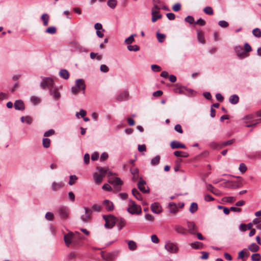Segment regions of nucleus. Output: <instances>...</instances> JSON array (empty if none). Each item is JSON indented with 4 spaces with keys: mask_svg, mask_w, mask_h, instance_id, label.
<instances>
[{
    "mask_svg": "<svg viewBox=\"0 0 261 261\" xmlns=\"http://www.w3.org/2000/svg\"><path fill=\"white\" fill-rule=\"evenodd\" d=\"M103 218L105 220V227L108 229L112 228L117 221V218L114 215H103Z\"/></svg>",
    "mask_w": 261,
    "mask_h": 261,
    "instance_id": "1",
    "label": "nucleus"
},
{
    "mask_svg": "<svg viewBox=\"0 0 261 261\" xmlns=\"http://www.w3.org/2000/svg\"><path fill=\"white\" fill-rule=\"evenodd\" d=\"M127 211L128 213L133 215H140L142 213L141 206L136 204L135 202L132 200H129L128 207Z\"/></svg>",
    "mask_w": 261,
    "mask_h": 261,
    "instance_id": "2",
    "label": "nucleus"
},
{
    "mask_svg": "<svg viewBox=\"0 0 261 261\" xmlns=\"http://www.w3.org/2000/svg\"><path fill=\"white\" fill-rule=\"evenodd\" d=\"M54 84V82L52 79L50 77H44L40 83V86L43 89L46 88H48L49 90L50 94L53 95Z\"/></svg>",
    "mask_w": 261,
    "mask_h": 261,
    "instance_id": "3",
    "label": "nucleus"
},
{
    "mask_svg": "<svg viewBox=\"0 0 261 261\" xmlns=\"http://www.w3.org/2000/svg\"><path fill=\"white\" fill-rule=\"evenodd\" d=\"M176 93L185 94V95H193L194 91L191 89H188L184 86H179L176 85V87L173 89Z\"/></svg>",
    "mask_w": 261,
    "mask_h": 261,
    "instance_id": "4",
    "label": "nucleus"
},
{
    "mask_svg": "<svg viewBox=\"0 0 261 261\" xmlns=\"http://www.w3.org/2000/svg\"><path fill=\"white\" fill-rule=\"evenodd\" d=\"M165 248L171 253H176L178 250L176 245L170 242H168L165 244Z\"/></svg>",
    "mask_w": 261,
    "mask_h": 261,
    "instance_id": "5",
    "label": "nucleus"
},
{
    "mask_svg": "<svg viewBox=\"0 0 261 261\" xmlns=\"http://www.w3.org/2000/svg\"><path fill=\"white\" fill-rule=\"evenodd\" d=\"M221 186L224 188L234 189L240 187L239 184L236 182L227 180L222 183Z\"/></svg>",
    "mask_w": 261,
    "mask_h": 261,
    "instance_id": "6",
    "label": "nucleus"
},
{
    "mask_svg": "<svg viewBox=\"0 0 261 261\" xmlns=\"http://www.w3.org/2000/svg\"><path fill=\"white\" fill-rule=\"evenodd\" d=\"M145 185L146 181L142 178H140V180L138 184V187L143 193H147L149 192V189L148 187L146 188Z\"/></svg>",
    "mask_w": 261,
    "mask_h": 261,
    "instance_id": "7",
    "label": "nucleus"
},
{
    "mask_svg": "<svg viewBox=\"0 0 261 261\" xmlns=\"http://www.w3.org/2000/svg\"><path fill=\"white\" fill-rule=\"evenodd\" d=\"M85 214L81 216V220L84 222H87L91 219L92 211L87 207L85 208Z\"/></svg>",
    "mask_w": 261,
    "mask_h": 261,
    "instance_id": "8",
    "label": "nucleus"
},
{
    "mask_svg": "<svg viewBox=\"0 0 261 261\" xmlns=\"http://www.w3.org/2000/svg\"><path fill=\"white\" fill-rule=\"evenodd\" d=\"M187 227L188 228V232L192 234H196V232L198 230L197 227L193 222L187 221Z\"/></svg>",
    "mask_w": 261,
    "mask_h": 261,
    "instance_id": "9",
    "label": "nucleus"
},
{
    "mask_svg": "<svg viewBox=\"0 0 261 261\" xmlns=\"http://www.w3.org/2000/svg\"><path fill=\"white\" fill-rule=\"evenodd\" d=\"M57 212L59 215V216L63 219H66L68 217V210L67 207L64 206H62L59 207Z\"/></svg>",
    "mask_w": 261,
    "mask_h": 261,
    "instance_id": "10",
    "label": "nucleus"
},
{
    "mask_svg": "<svg viewBox=\"0 0 261 261\" xmlns=\"http://www.w3.org/2000/svg\"><path fill=\"white\" fill-rule=\"evenodd\" d=\"M235 51L237 55V56L240 58V59H243L247 57H248V54L246 53L242 47L241 46H236L235 48Z\"/></svg>",
    "mask_w": 261,
    "mask_h": 261,
    "instance_id": "11",
    "label": "nucleus"
},
{
    "mask_svg": "<svg viewBox=\"0 0 261 261\" xmlns=\"http://www.w3.org/2000/svg\"><path fill=\"white\" fill-rule=\"evenodd\" d=\"M129 93L127 91H124L120 93L116 97V100L118 101H122L128 99Z\"/></svg>",
    "mask_w": 261,
    "mask_h": 261,
    "instance_id": "12",
    "label": "nucleus"
},
{
    "mask_svg": "<svg viewBox=\"0 0 261 261\" xmlns=\"http://www.w3.org/2000/svg\"><path fill=\"white\" fill-rule=\"evenodd\" d=\"M170 147L172 149L186 148L185 144L180 143L177 141H173L170 143Z\"/></svg>",
    "mask_w": 261,
    "mask_h": 261,
    "instance_id": "13",
    "label": "nucleus"
},
{
    "mask_svg": "<svg viewBox=\"0 0 261 261\" xmlns=\"http://www.w3.org/2000/svg\"><path fill=\"white\" fill-rule=\"evenodd\" d=\"M152 212L155 214H159L162 211V208L158 202H154L150 206Z\"/></svg>",
    "mask_w": 261,
    "mask_h": 261,
    "instance_id": "14",
    "label": "nucleus"
},
{
    "mask_svg": "<svg viewBox=\"0 0 261 261\" xmlns=\"http://www.w3.org/2000/svg\"><path fill=\"white\" fill-rule=\"evenodd\" d=\"M14 107L15 110L23 111L25 109L23 102L21 100H17L14 103Z\"/></svg>",
    "mask_w": 261,
    "mask_h": 261,
    "instance_id": "15",
    "label": "nucleus"
},
{
    "mask_svg": "<svg viewBox=\"0 0 261 261\" xmlns=\"http://www.w3.org/2000/svg\"><path fill=\"white\" fill-rule=\"evenodd\" d=\"M130 172L133 175V180L134 181H136L138 179H140L139 174V169L137 168H130Z\"/></svg>",
    "mask_w": 261,
    "mask_h": 261,
    "instance_id": "16",
    "label": "nucleus"
},
{
    "mask_svg": "<svg viewBox=\"0 0 261 261\" xmlns=\"http://www.w3.org/2000/svg\"><path fill=\"white\" fill-rule=\"evenodd\" d=\"M76 87L80 90H82L83 93H85V84L84 81L82 79H78L76 81Z\"/></svg>",
    "mask_w": 261,
    "mask_h": 261,
    "instance_id": "17",
    "label": "nucleus"
},
{
    "mask_svg": "<svg viewBox=\"0 0 261 261\" xmlns=\"http://www.w3.org/2000/svg\"><path fill=\"white\" fill-rule=\"evenodd\" d=\"M174 228H175V231L177 233L185 235V234H186V233L187 232V229L180 225H176L174 226Z\"/></svg>",
    "mask_w": 261,
    "mask_h": 261,
    "instance_id": "18",
    "label": "nucleus"
},
{
    "mask_svg": "<svg viewBox=\"0 0 261 261\" xmlns=\"http://www.w3.org/2000/svg\"><path fill=\"white\" fill-rule=\"evenodd\" d=\"M103 204L106 206V208L108 211H112L114 210L113 203L109 200H105L103 201Z\"/></svg>",
    "mask_w": 261,
    "mask_h": 261,
    "instance_id": "19",
    "label": "nucleus"
},
{
    "mask_svg": "<svg viewBox=\"0 0 261 261\" xmlns=\"http://www.w3.org/2000/svg\"><path fill=\"white\" fill-rule=\"evenodd\" d=\"M206 190L210 191L216 195H220V192L218 190L215 189L211 184H208L206 186Z\"/></svg>",
    "mask_w": 261,
    "mask_h": 261,
    "instance_id": "20",
    "label": "nucleus"
},
{
    "mask_svg": "<svg viewBox=\"0 0 261 261\" xmlns=\"http://www.w3.org/2000/svg\"><path fill=\"white\" fill-rule=\"evenodd\" d=\"M116 223H117V226L119 230L122 229L126 225L125 220L122 218H117V221Z\"/></svg>",
    "mask_w": 261,
    "mask_h": 261,
    "instance_id": "21",
    "label": "nucleus"
},
{
    "mask_svg": "<svg viewBox=\"0 0 261 261\" xmlns=\"http://www.w3.org/2000/svg\"><path fill=\"white\" fill-rule=\"evenodd\" d=\"M63 186L64 184L62 182H53L51 185V189L54 191H56L63 187Z\"/></svg>",
    "mask_w": 261,
    "mask_h": 261,
    "instance_id": "22",
    "label": "nucleus"
},
{
    "mask_svg": "<svg viewBox=\"0 0 261 261\" xmlns=\"http://www.w3.org/2000/svg\"><path fill=\"white\" fill-rule=\"evenodd\" d=\"M169 213L175 214L177 211L178 208L175 203L174 202H170L169 204Z\"/></svg>",
    "mask_w": 261,
    "mask_h": 261,
    "instance_id": "23",
    "label": "nucleus"
},
{
    "mask_svg": "<svg viewBox=\"0 0 261 261\" xmlns=\"http://www.w3.org/2000/svg\"><path fill=\"white\" fill-rule=\"evenodd\" d=\"M72 238V233L67 234L64 236V240L66 245L67 246H69L70 245V244L71 243Z\"/></svg>",
    "mask_w": 261,
    "mask_h": 261,
    "instance_id": "24",
    "label": "nucleus"
},
{
    "mask_svg": "<svg viewBox=\"0 0 261 261\" xmlns=\"http://www.w3.org/2000/svg\"><path fill=\"white\" fill-rule=\"evenodd\" d=\"M239 100V96L236 94L231 95L229 98V101L230 103L233 105L237 104L238 103Z\"/></svg>",
    "mask_w": 261,
    "mask_h": 261,
    "instance_id": "25",
    "label": "nucleus"
},
{
    "mask_svg": "<svg viewBox=\"0 0 261 261\" xmlns=\"http://www.w3.org/2000/svg\"><path fill=\"white\" fill-rule=\"evenodd\" d=\"M190 246L192 248L195 249H202L203 248V244H202V243L200 242H195L191 243Z\"/></svg>",
    "mask_w": 261,
    "mask_h": 261,
    "instance_id": "26",
    "label": "nucleus"
},
{
    "mask_svg": "<svg viewBox=\"0 0 261 261\" xmlns=\"http://www.w3.org/2000/svg\"><path fill=\"white\" fill-rule=\"evenodd\" d=\"M109 182L114 185H122L123 181L119 177H115L113 179H110Z\"/></svg>",
    "mask_w": 261,
    "mask_h": 261,
    "instance_id": "27",
    "label": "nucleus"
},
{
    "mask_svg": "<svg viewBox=\"0 0 261 261\" xmlns=\"http://www.w3.org/2000/svg\"><path fill=\"white\" fill-rule=\"evenodd\" d=\"M174 155L177 157H184L187 158L189 156V154L187 152L182 151H175L173 152Z\"/></svg>",
    "mask_w": 261,
    "mask_h": 261,
    "instance_id": "28",
    "label": "nucleus"
},
{
    "mask_svg": "<svg viewBox=\"0 0 261 261\" xmlns=\"http://www.w3.org/2000/svg\"><path fill=\"white\" fill-rule=\"evenodd\" d=\"M60 76L64 79L67 80L69 77V73L66 69H61L59 72Z\"/></svg>",
    "mask_w": 261,
    "mask_h": 261,
    "instance_id": "29",
    "label": "nucleus"
},
{
    "mask_svg": "<svg viewBox=\"0 0 261 261\" xmlns=\"http://www.w3.org/2000/svg\"><path fill=\"white\" fill-rule=\"evenodd\" d=\"M197 39H198V41L202 44H204L205 40H204L203 33L202 32L197 30Z\"/></svg>",
    "mask_w": 261,
    "mask_h": 261,
    "instance_id": "30",
    "label": "nucleus"
},
{
    "mask_svg": "<svg viewBox=\"0 0 261 261\" xmlns=\"http://www.w3.org/2000/svg\"><path fill=\"white\" fill-rule=\"evenodd\" d=\"M248 249L250 251L255 252L258 251L259 247L256 243H253L248 247Z\"/></svg>",
    "mask_w": 261,
    "mask_h": 261,
    "instance_id": "31",
    "label": "nucleus"
},
{
    "mask_svg": "<svg viewBox=\"0 0 261 261\" xmlns=\"http://www.w3.org/2000/svg\"><path fill=\"white\" fill-rule=\"evenodd\" d=\"M132 194L139 200L142 199V196L140 192L136 188H134L132 190Z\"/></svg>",
    "mask_w": 261,
    "mask_h": 261,
    "instance_id": "32",
    "label": "nucleus"
},
{
    "mask_svg": "<svg viewBox=\"0 0 261 261\" xmlns=\"http://www.w3.org/2000/svg\"><path fill=\"white\" fill-rule=\"evenodd\" d=\"M103 176L100 174H98L97 173H94L93 174V177L96 182L97 184H100L102 182L103 179Z\"/></svg>",
    "mask_w": 261,
    "mask_h": 261,
    "instance_id": "33",
    "label": "nucleus"
},
{
    "mask_svg": "<svg viewBox=\"0 0 261 261\" xmlns=\"http://www.w3.org/2000/svg\"><path fill=\"white\" fill-rule=\"evenodd\" d=\"M41 19L43 21V25L44 26H47L49 19V15L46 13L43 14L42 15Z\"/></svg>",
    "mask_w": 261,
    "mask_h": 261,
    "instance_id": "34",
    "label": "nucleus"
},
{
    "mask_svg": "<svg viewBox=\"0 0 261 261\" xmlns=\"http://www.w3.org/2000/svg\"><path fill=\"white\" fill-rule=\"evenodd\" d=\"M128 248L131 251H134L137 248V245L134 241H128L127 242Z\"/></svg>",
    "mask_w": 261,
    "mask_h": 261,
    "instance_id": "35",
    "label": "nucleus"
},
{
    "mask_svg": "<svg viewBox=\"0 0 261 261\" xmlns=\"http://www.w3.org/2000/svg\"><path fill=\"white\" fill-rule=\"evenodd\" d=\"M117 4V0H108L107 2L108 6L111 9H114Z\"/></svg>",
    "mask_w": 261,
    "mask_h": 261,
    "instance_id": "36",
    "label": "nucleus"
},
{
    "mask_svg": "<svg viewBox=\"0 0 261 261\" xmlns=\"http://www.w3.org/2000/svg\"><path fill=\"white\" fill-rule=\"evenodd\" d=\"M198 209V205L195 202H192L191 204L189 211L191 213H194Z\"/></svg>",
    "mask_w": 261,
    "mask_h": 261,
    "instance_id": "37",
    "label": "nucleus"
},
{
    "mask_svg": "<svg viewBox=\"0 0 261 261\" xmlns=\"http://www.w3.org/2000/svg\"><path fill=\"white\" fill-rule=\"evenodd\" d=\"M156 38H157L158 41L160 43H162L165 40V39L166 38V35L164 34L157 33H156Z\"/></svg>",
    "mask_w": 261,
    "mask_h": 261,
    "instance_id": "38",
    "label": "nucleus"
},
{
    "mask_svg": "<svg viewBox=\"0 0 261 261\" xmlns=\"http://www.w3.org/2000/svg\"><path fill=\"white\" fill-rule=\"evenodd\" d=\"M50 140L48 138H44L42 140V144L44 148H48L50 146Z\"/></svg>",
    "mask_w": 261,
    "mask_h": 261,
    "instance_id": "39",
    "label": "nucleus"
},
{
    "mask_svg": "<svg viewBox=\"0 0 261 261\" xmlns=\"http://www.w3.org/2000/svg\"><path fill=\"white\" fill-rule=\"evenodd\" d=\"M160 161V156L159 155H156L151 160V164L152 165H156L159 164Z\"/></svg>",
    "mask_w": 261,
    "mask_h": 261,
    "instance_id": "40",
    "label": "nucleus"
},
{
    "mask_svg": "<svg viewBox=\"0 0 261 261\" xmlns=\"http://www.w3.org/2000/svg\"><path fill=\"white\" fill-rule=\"evenodd\" d=\"M204 12L208 15H213L214 14V11L212 7L207 6L205 7L203 9Z\"/></svg>",
    "mask_w": 261,
    "mask_h": 261,
    "instance_id": "41",
    "label": "nucleus"
},
{
    "mask_svg": "<svg viewBox=\"0 0 261 261\" xmlns=\"http://www.w3.org/2000/svg\"><path fill=\"white\" fill-rule=\"evenodd\" d=\"M221 143H218L216 142H212L210 143V146L213 149H219L220 148Z\"/></svg>",
    "mask_w": 261,
    "mask_h": 261,
    "instance_id": "42",
    "label": "nucleus"
},
{
    "mask_svg": "<svg viewBox=\"0 0 261 261\" xmlns=\"http://www.w3.org/2000/svg\"><path fill=\"white\" fill-rule=\"evenodd\" d=\"M137 35L134 34H133V35H131L129 37H128L127 38H126L125 40V42L127 44H131L132 42H133L134 41V36H136Z\"/></svg>",
    "mask_w": 261,
    "mask_h": 261,
    "instance_id": "43",
    "label": "nucleus"
},
{
    "mask_svg": "<svg viewBox=\"0 0 261 261\" xmlns=\"http://www.w3.org/2000/svg\"><path fill=\"white\" fill-rule=\"evenodd\" d=\"M252 34L256 37L260 38L261 37V31L258 28L253 29Z\"/></svg>",
    "mask_w": 261,
    "mask_h": 261,
    "instance_id": "44",
    "label": "nucleus"
},
{
    "mask_svg": "<svg viewBox=\"0 0 261 261\" xmlns=\"http://www.w3.org/2000/svg\"><path fill=\"white\" fill-rule=\"evenodd\" d=\"M57 29L55 27H48L45 31V32L50 34H54L56 33Z\"/></svg>",
    "mask_w": 261,
    "mask_h": 261,
    "instance_id": "45",
    "label": "nucleus"
},
{
    "mask_svg": "<svg viewBox=\"0 0 261 261\" xmlns=\"http://www.w3.org/2000/svg\"><path fill=\"white\" fill-rule=\"evenodd\" d=\"M127 49L129 51H137L139 50V47L137 45H129L127 46Z\"/></svg>",
    "mask_w": 261,
    "mask_h": 261,
    "instance_id": "46",
    "label": "nucleus"
},
{
    "mask_svg": "<svg viewBox=\"0 0 261 261\" xmlns=\"http://www.w3.org/2000/svg\"><path fill=\"white\" fill-rule=\"evenodd\" d=\"M97 170H98V171L100 172V174L102 175L103 176L105 175L108 171L107 168H102L101 167H97Z\"/></svg>",
    "mask_w": 261,
    "mask_h": 261,
    "instance_id": "47",
    "label": "nucleus"
},
{
    "mask_svg": "<svg viewBox=\"0 0 261 261\" xmlns=\"http://www.w3.org/2000/svg\"><path fill=\"white\" fill-rule=\"evenodd\" d=\"M70 179L69 181V185H72L74 184V182L76 181V180L77 179V177L76 175H73L70 176Z\"/></svg>",
    "mask_w": 261,
    "mask_h": 261,
    "instance_id": "48",
    "label": "nucleus"
},
{
    "mask_svg": "<svg viewBox=\"0 0 261 261\" xmlns=\"http://www.w3.org/2000/svg\"><path fill=\"white\" fill-rule=\"evenodd\" d=\"M186 22L192 24L194 22V18L192 16L189 15L185 19Z\"/></svg>",
    "mask_w": 261,
    "mask_h": 261,
    "instance_id": "49",
    "label": "nucleus"
},
{
    "mask_svg": "<svg viewBox=\"0 0 261 261\" xmlns=\"http://www.w3.org/2000/svg\"><path fill=\"white\" fill-rule=\"evenodd\" d=\"M233 142H234V140L233 139L229 140H228L227 141L222 142V143H221L220 148H223L224 146H226L227 145H231Z\"/></svg>",
    "mask_w": 261,
    "mask_h": 261,
    "instance_id": "50",
    "label": "nucleus"
},
{
    "mask_svg": "<svg viewBox=\"0 0 261 261\" xmlns=\"http://www.w3.org/2000/svg\"><path fill=\"white\" fill-rule=\"evenodd\" d=\"M251 259L253 261H259L260 259V255L259 253H254L251 255Z\"/></svg>",
    "mask_w": 261,
    "mask_h": 261,
    "instance_id": "51",
    "label": "nucleus"
},
{
    "mask_svg": "<svg viewBox=\"0 0 261 261\" xmlns=\"http://www.w3.org/2000/svg\"><path fill=\"white\" fill-rule=\"evenodd\" d=\"M54 215L51 212H47L45 214V218L49 221H52L54 219Z\"/></svg>",
    "mask_w": 261,
    "mask_h": 261,
    "instance_id": "52",
    "label": "nucleus"
},
{
    "mask_svg": "<svg viewBox=\"0 0 261 261\" xmlns=\"http://www.w3.org/2000/svg\"><path fill=\"white\" fill-rule=\"evenodd\" d=\"M53 94L51 95L52 96H53V97L56 99H59V98L60 97V93L57 91V90L54 89H53Z\"/></svg>",
    "mask_w": 261,
    "mask_h": 261,
    "instance_id": "53",
    "label": "nucleus"
},
{
    "mask_svg": "<svg viewBox=\"0 0 261 261\" xmlns=\"http://www.w3.org/2000/svg\"><path fill=\"white\" fill-rule=\"evenodd\" d=\"M244 49H245V50H244V51L247 54V53H249L252 50V48H251V46L248 43H245Z\"/></svg>",
    "mask_w": 261,
    "mask_h": 261,
    "instance_id": "54",
    "label": "nucleus"
},
{
    "mask_svg": "<svg viewBox=\"0 0 261 261\" xmlns=\"http://www.w3.org/2000/svg\"><path fill=\"white\" fill-rule=\"evenodd\" d=\"M55 134V130L53 129H50L48 130L45 132L44 134V137H49Z\"/></svg>",
    "mask_w": 261,
    "mask_h": 261,
    "instance_id": "55",
    "label": "nucleus"
},
{
    "mask_svg": "<svg viewBox=\"0 0 261 261\" xmlns=\"http://www.w3.org/2000/svg\"><path fill=\"white\" fill-rule=\"evenodd\" d=\"M218 24L222 28H226L229 25L228 23L225 20L219 21Z\"/></svg>",
    "mask_w": 261,
    "mask_h": 261,
    "instance_id": "56",
    "label": "nucleus"
},
{
    "mask_svg": "<svg viewBox=\"0 0 261 261\" xmlns=\"http://www.w3.org/2000/svg\"><path fill=\"white\" fill-rule=\"evenodd\" d=\"M102 257L104 259L109 260L112 258V255L110 253H105L102 255Z\"/></svg>",
    "mask_w": 261,
    "mask_h": 261,
    "instance_id": "57",
    "label": "nucleus"
},
{
    "mask_svg": "<svg viewBox=\"0 0 261 261\" xmlns=\"http://www.w3.org/2000/svg\"><path fill=\"white\" fill-rule=\"evenodd\" d=\"M162 15L161 14H154L152 15L151 20L153 22H155L158 19L161 18Z\"/></svg>",
    "mask_w": 261,
    "mask_h": 261,
    "instance_id": "58",
    "label": "nucleus"
},
{
    "mask_svg": "<svg viewBox=\"0 0 261 261\" xmlns=\"http://www.w3.org/2000/svg\"><path fill=\"white\" fill-rule=\"evenodd\" d=\"M180 9L181 5L179 3H176L172 7V9L175 12L179 11Z\"/></svg>",
    "mask_w": 261,
    "mask_h": 261,
    "instance_id": "59",
    "label": "nucleus"
},
{
    "mask_svg": "<svg viewBox=\"0 0 261 261\" xmlns=\"http://www.w3.org/2000/svg\"><path fill=\"white\" fill-rule=\"evenodd\" d=\"M247 167L245 164L241 163L240 165L239 170H240V172H241L242 173H244L247 170Z\"/></svg>",
    "mask_w": 261,
    "mask_h": 261,
    "instance_id": "60",
    "label": "nucleus"
},
{
    "mask_svg": "<svg viewBox=\"0 0 261 261\" xmlns=\"http://www.w3.org/2000/svg\"><path fill=\"white\" fill-rule=\"evenodd\" d=\"M151 69L154 72H158L161 70V68L158 65H151Z\"/></svg>",
    "mask_w": 261,
    "mask_h": 261,
    "instance_id": "61",
    "label": "nucleus"
},
{
    "mask_svg": "<svg viewBox=\"0 0 261 261\" xmlns=\"http://www.w3.org/2000/svg\"><path fill=\"white\" fill-rule=\"evenodd\" d=\"M195 23L199 24L200 26H204L206 24V22L202 18H199L196 21Z\"/></svg>",
    "mask_w": 261,
    "mask_h": 261,
    "instance_id": "62",
    "label": "nucleus"
},
{
    "mask_svg": "<svg viewBox=\"0 0 261 261\" xmlns=\"http://www.w3.org/2000/svg\"><path fill=\"white\" fill-rule=\"evenodd\" d=\"M100 71L102 72H107L109 71V68L105 64H102L100 67Z\"/></svg>",
    "mask_w": 261,
    "mask_h": 261,
    "instance_id": "63",
    "label": "nucleus"
},
{
    "mask_svg": "<svg viewBox=\"0 0 261 261\" xmlns=\"http://www.w3.org/2000/svg\"><path fill=\"white\" fill-rule=\"evenodd\" d=\"M108 158V154L106 152L102 153L100 158V161L102 162L106 160Z\"/></svg>",
    "mask_w": 261,
    "mask_h": 261,
    "instance_id": "64",
    "label": "nucleus"
}]
</instances>
